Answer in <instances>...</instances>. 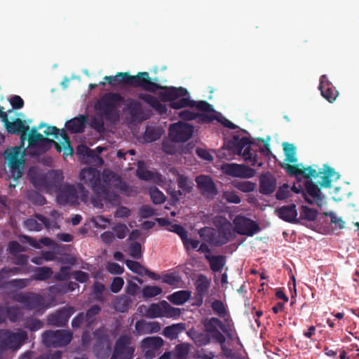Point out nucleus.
I'll return each mask as SVG.
<instances>
[{
  "instance_id": "dca6fc26",
  "label": "nucleus",
  "mask_w": 359,
  "mask_h": 359,
  "mask_svg": "<svg viewBox=\"0 0 359 359\" xmlns=\"http://www.w3.org/2000/svg\"><path fill=\"white\" fill-rule=\"evenodd\" d=\"M4 125L8 133L19 134L20 133V140L22 146L24 145L25 141L27 140V133L29 131V126L26 125L25 121L17 118L11 122L8 118L4 121Z\"/></svg>"
},
{
  "instance_id": "864d4df0",
  "label": "nucleus",
  "mask_w": 359,
  "mask_h": 359,
  "mask_svg": "<svg viewBox=\"0 0 359 359\" xmlns=\"http://www.w3.org/2000/svg\"><path fill=\"white\" fill-rule=\"evenodd\" d=\"M212 309L215 313L221 318H224L227 314L226 309L222 300H214L212 303Z\"/></svg>"
},
{
  "instance_id": "8fccbe9b",
  "label": "nucleus",
  "mask_w": 359,
  "mask_h": 359,
  "mask_svg": "<svg viewBox=\"0 0 359 359\" xmlns=\"http://www.w3.org/2000/svg\"><path fill=\"white\" fill-rule=\"evenodd\" d=\"M162 289L158 286L146 285L142 289V295L144 299H149L159 295Z\"/></svg>"
},
{
  "instance_id": "9d476101",
  "label": "nucleus",
  "mask_w": 359,
  "mask_h": 359,
  "mask_svg": "<svg viewBox=\"0 0 359 359\" xmlns=\"http://www.w3.org/2000/svg\"><path fill=\"white\" fill-rule=\"evenodd\" d=\"M72 339V333L65 330H47L42 334V341L47 347H62L68 345Z\"/></svg>"
},
{
  "instance_id": "2f4dec72",
  "label": "nucleus",
  "mask_w": 359,
  "mask_h": 359,
  "mask_svg": "<svg viewBox=\"0 0 359 359\" xmlns=\"http://www.w3.org/2000/svg\"><path fill=\"white\" fill-rule=\"evenodd\" d=\"M191 295V292L189 290H180L170 294L168 299L175 305H183L190 299Z\"/></svg>"
},
{
  "instance_id": "20e7f679",
  "label": "nucleus",
  "mask_w": 359,
  "mask_h": 359,
  "mask_svg": "<svg viewBox=\"0 0 359 359\" xmlns=\"http://www.w3.org/2000/svg\"><path fill=\"white\" fill-rule=\"evenodd\" d=\"M255 144L247 137H240L238 135H234L228 141L227 147L232 153L242 156L244 161L252 166L262 167L263 163L259 160L257 151L252 148Z\"/></svg>"
},
{
  "instance_id": "423d86ee",
  "label": "nucleus",
  "mask_w": 359,
  "mask_h": 359,
  "mask_svg": "<svg viewBox=\"0 0 359 359\" xmlns=\"http://www.w3.org/2000/svg\"><path fill=\"white\" fill-rule=\"evenodd\" d=\"M159 92L158 97L162 102H170V107L174 109H180L185 107L191 108L192 100L189 97H183L188 94L184 88L163 87Z\"/></svg>"
},
{
  "instance_id": "f03ea898",
  "label": "nucleus",
  "mask_w": 359,
  "mask_h": 359,
  "mask_svg": "<svg viewBox=\"0 0 359 359\" xmlns=\"http://www.w3.org/2000/svg\"><path fill=\"white\" fill-rule=\"evenodd\" d=\"M124 102V97L119 93H104L95 103V109L109 122L115 123L120 118V107Z\"/></svg>"
},
{
  "instance_id": "0e129e2a",
  "label": "nucleus",
  "mask_w": 359,
  "mask_h": 359,
  "mask_svg": "<svg viewBox=\"0 0 359 359\" xmlns=\"http://www.w3.org/2000/svg\"><path fill=\"white\" fill-rule=\"evenodd\" d=\"M222 198L230 203L238 204L241 201L240 196L234 191H224Z\"/></svg>"
},
{
  "instance_id": "9b49d317",
  "label": "nucleus",
  "mask_w": 359,
  "mask_h": 359,
  "mask_svg": "<svg viewBox=\"0 0 359 359\" xmlns=\"http://www.w3.org/2000/svg\"><path fill=\"white\" fill-rule=\"evenodd\" d=\"M132 338L128 334L121 335L116 341L110 359H133L135 348L131 346Z\"/></svg>"
},
{
  "instance_id": "79ce46f5",
  "label": "nucleus",
  "mask_w": 359,
  "mask_h": 359,
  "mask_svg": "<svg viewBox=\"0 0 359 359\" xmlns=\"http://www.w3.org/2000/svg\"><path fill=\"white\" fill-rule=\"evenodd\" d=\"M318 216V211L306 205H302L300 210V218L307 221H314Z\"/></svg>"
},
{
  "instance_id": "7c9ffc66",
  "label": "nucleus",
  "mask_w": 359,
  "mask_h": 359,
  "mask_svg": "<svg viewBox=\"0 0 359 359\" xmlns=\"http://www.w3.org/2000/svg\"><path fill=\"white\" fill-rule=\"evenodd\" d=\"M129 76L130 74L128 72H118L115 76H105L104 80L107 81L112 87L128 86Z\"/></svg>"
},
{
  "instance_id": "7ed1b4c3",
  "label": "nucleus",
  "mask_w": 359,
  "mask_h": 359,
  "mask_svg": "<svg viewBox=\"0 0 359 359\" xmlns=\"http://www.w3.org/2000/svg\"><path fill=\"white\" fill-rule=\"evenodd\" d=\"M282 167L285 169L290 176H294L297 179H299V176H302L304 178H316L318 175L323 174L320 184L323 188L331 187L332 177H334L335 180L339 178V175L335 172L334 169L326 164L324 165L323 171L320 169L317 171L311 166L300 168L299 164L290 165L287 163Z\"/></svg>"
},
{
  "instance_id": "a19ab883",
  "label": "nucleus",
  "mask_w": 359,
  "mask_h": 359,
  "mask_svg": "<svg viewBox=\"0 0 359 359\" xmlns=\"http://www.w3.org/2000/svg\"><path fill=\"white\" fill-rule=\"evenodd\" d=\"M78 151L83 155L86 156L88 158L93 159L95 161H97V165H102L104 163L103 159L98 154H96L95 151L93 149L86 147L81 146L78 147Z\"/></svg>"
},
{
  "instance_id": "473e14b6",
  "label": "nucleus",
  "mask_w": 359,
  "mask_h": 359,
  "mask_svg": "<svg viewBox=\"0 0 359 359\" xmlns=\"http://www.w3.org/2000/svg\"><path fill=\"white\" fill-rule=\"evenodd\" d=\"M210 264V269L214 272L219 271L225 264V257L223 255H205Z\"/></svg>"
},
{
  "instance_id": "f3484780",
  "label": "nucleus",
  "mask_w": 359,
  "mask_h": 359,
  "mask_svg": "<svg viewBox=\"0 0 359 359\" xmlns=\"http://www.w3.org/2000/svg\"><path fill=\"white\" fill-rule=\"evenodd\" d=\"M18 271L19 269L17 267H13V269H2L0 271V288L6 287L7 285L20 289L27 287L29 283V279H14L8 281V274L10 273H16Z\"/></svg>"
},
{
  "instance_id": "774afa93",
  "label": "nucleus",
  "mask_w": 359,
  "mask_h": 359,
  "mask_svg": "<svg viewBox=\"0 0 359 359\" xmlns=\"http://www.w3.org/2000/svg\"><path fill=\"white\" fill-rule=\"evenodd\" d=\"M290 192L289 190V186L287 184H284L281 186L276 194V197L278 200H284L290 197Z\"/></svg>"
},
{
  "instance_id": "09e8293b",
  "label": "nucleus",
  "mask_w": 359,
  "mask_h": 359,
  "mask_svg": "<svg viewBox=\"0 0 359 359\" xmlns=\"http://www.w3.org/2000/svg\"><path fill=\"white\" fill-rule=\"evenodd\" d=\"M149 194L152 202L154 204H162L166 200L165 196L157 187H154L151 188Z\"/></svg>"
},
{
  "instance_id": "f8f14e48",
  "label": "nucleus",
  "mask_w": 359,
  "mask_h": 359,
  "mask_svg": "<svg viewBox=\"0 0 359 359\" xmlns=\"http://www.w3.org/2000/svg\"><path fill=\"white\" fill-rule=\"evenodd\" d=\"M128 86L140 88L150 93H156L158 90H162L163 86L153 82L147 72H138L137 75L129 76Z\"/></svg>"
},
{
  "instance_id": "aec40b11",
  "label": "nucleus",
  "mask_w": 359,
  "mask_h": 359,
  "mask_svg": "<svg viewBox=\"0 0 359 359\" xmlns=\"http://www.w3.org/2000/svg\"><path fill=\"white\" fill-rule=\"evenodd\" d=\"M224 170L226 175L236 177L250 178L253 177L255 174L254 169L245 165L236 163L226 164Z\"/></svg>"
},
{
  "instance_id": "680f3d73",
  "label": "nucleus",
  "mask_w": 359,
  "mask_h": 359,
  "mask_svg": "<svg viewBox=\"0 0 359 359\" xmlns=\"http://www.w3.org/2000/svg\"><path fill=\"white\" fill-rule=\"evenodd\" d=\"M20 147H15L13 148L10 153L8 154V163H24V161L20 159Z\"/></svg>"
},
{
  "instance_id": "4be33fe9",
  "label": "nucleus",
  "mask_w": 359,
  "mask_h": 359,
  "mask_svg": "<svg viewBox=\"0 0 359 359\" xmlns=\"http://www.w3.org/2000/svg\"><path fill=\"white\" fill-rule=\"evenodd\" d=\"M196 182L201 194L212 197L217 194V189L210 177L199 175L196 177Z\"/></svg>"
},
{
  "instance_id": "72a5a7b5",
  "label": "nucleus",
  "mask_w": 359,
  "mask_h": 359,
  "mask_svg": "<svg viewBox=\"0 0 359 359\" xmlns=\"http://www.w3.org/2000/svg\"><path fill=\"white\" fill-rule=\"evenodd\" d=\"M133 300L130 297L126 295H122L116 299L114 302V309L116 311L124 313L128 311L130 305L132 304Z\"/></svg>"
},
{
  "instance_id": "6e6552de",
  "label": "nucleus",
  "mask_w": 359,
  "mask_h": 359,
  "mask_svg": "<svg viewBox=\"0 0 359 359\" xmlns=\"http://www.w3.org/2000/svg\"><path fill=\"white\" fill-rule=\"evenodd\" d=\"M79 193L81 194V200L86 202L88 197V191L84 186L79 183L77 186L65 184L58 191L57 195V202L61 205L67 204L76 205L78 203Z\"/></svg>"
},
{
  "instance_id": "052dcab7",
  "label": "nucleus",
  "mask_w": 359,
  "mask_h": 359,
  "mask_svg": "<svg viewBox=\"0 0 359 359\" xmlns=\"http://www.w3.org/2000/svg\"><path fill=\"white\" fill-rule=\"evenodd\" d=\"M28 198L35 205H43L46 203V198L36 191H29L28 193Z\"/></svg>"
},
{
  "instance_id": "e2e57ef3",
  "label": "nucleus",
  "mask_w": 359,
  "mask_h": 359,
  "mask_svg": "<svg viewBox=\"0 0 359 359\" xmlns=\"http://www.w3.org/2000/svg\"><path fill=\"white\" fill-rule=\"evenodd\" d=\"M162 309L158 304H151L147 311V315L151 318H155L163 316Z\"/></svg>"
},
{
  "instance_id": "c9c22d12",
  "label": "nucleus",
  "mask_w": 359,
  "mask_h": 359,
  "mask_svg": "<svg viewBox=\"0 0 359 359\" xmlns=\"http://www.w3.org/2000/svg\"><path fill=\"white\" fill-rule=\"evenodd\" d=\"M185 329L184 323L173 324L165 327L163 334L171 339L177 337L178 334Z\"/></svg>"
},
{
  "instance_id": "a211bd4d",
  "label": "nucleus",
  "mask_w": 359,
  "mask_h": 359,
  "mask_svg": "<svg viewBox=\"0 0 359 359\" xmlns=\"http://www.w3.org/2000/svg\"><path fill=\"white\" fill-rule=\"evenodd\" d=\"M122 109L123 113L128 114L133 121H141L143 118V111L141 103L133 98H124Z\"/></svg>"
},
{
  "instance_id": "de8ad7c7",
  "label": "nucleus",
  "mask_w": 359,
  "mask_h": 359,
  "mask_svg": "<svg viewBox=\"0 0 359 359\" xmlns=\"http://www.w3.org/2000/svg\"><path fill=\"white\" fill-rule=\"evenodd\" d=\"M125 264L130 271L140 276H144L147 269V268L143 266L140 262L137 261L127 259L126 260Z\"/></svg>"
},
{
  "instance_id": "a18cd8bd",
  "label": "nucleus",
  "mask_w": 359,
  "mask_h": 359,
  "mask_svg": "<svg viewBox=\"0 0 359 359\" xmlns=\"http://www.w3.org/2000/svg\"><path fill=\"white\" fill-rule=\"evenodd\" d=\"M161 305H162L164 309L163 311V316L175 318L180 315V309L171 306L166 301H162Z\"/></svg>"
},
{
  "instance_id": "bf43d9fd",
  "label": "nucleus",
  "mask_w": 359,
  "mask_h": 359,
  "mask_svg": "<svg viewBox=\"0 0 359 359\" xmlns=\"http://www.w3.org/2000/svg\"><path fill=\"white\" fill-rule=\"evenodd\" d=\"M128 250L130 255L134 259H139L142 256V245L137 241L130 243Z\"/></svg>"
},
{
  "instance_id": "c756f323",
  "label": "nucleus",
  "mask_w": 359,
  "mask_h": 359,
  "mask_svg": "<svg viewBox=\"0 0 359 359\" xmlns=\"http://www.w3.org/2000/svg\"><path fill=\"white\" fill-rule=\"evenodd\" d=\"M139 98L148 104L160 115H163L167 113L166 106L162 104L156 97L150 94L140 93L139 95Z\"/></svg>"
},
{
  "instance_id": "37998d69",
  "label": "nucleus",
  "mask_w": 359,
  "mask_h": 359,
  "mask_svg": "<svg viewBox=\"0 0 359 359\" xmlns=\"http://www.w3.org/2000/svg\"><path fill=\"white\" fill-rule=\"evenodd\" d=\"M233 187L244 193L252 192L256 188V184L250 181H234Z\"/></svg>"
},
{
  "instance_id": "6e6d98bb",
  "label": "nucleus",
  "mask_w": 359,
  "mask_h": 359,
  "mask_svg": "<svg viewBox=\"0 0 359 359\" xmlns=\"http://www.w3.org/2000/svg\"><path fill=\"white\" fill-rule=\"evenodd\" d=\"M62 138L64 140V142H62V149L64 150V154L68 155V154H72L73 153V148L71 146V142L69 137H68L67 134L66 133V131L65 129L60 130V135Z\"/></svg>"
},
{
  "instance_id": "39448f33",
  "label": "nucleus",
  "mask_w": 359,
  "mask_h": 359,
  "mask_svg": "<svg viewBox=\"0 0 359 359\" xmlns=\"http://www.w3.org/2000/svg\"><path fill=\"white\" fill-rule=\"evenodd\" d=\"M234 228L226 219L218 228V232L212 228L205 227L200 230V236L215 246H222L235 238Z\"/></svg>"
},
{
  "instance_id": "4c0bfd02",
  "label": "nucleus",
  "mask_w": 359,
  "mask_h": 359,
  "mask_svg": "<svg viewBox=\"0 0 359 359\" xmlns=\"http://www.w3.org/2000/svg\"><path fill=\"white\" fill-rule=\"evenodd\" d=\"M25 163H8L10 168L9 178H13L14 181H17L22 177L24 170Z\"/></svg>"
},
{
  "instance_id": "393cba45",
  "label": "nucleus",
  "mask_w": 359,
  "mask_h": 359,
  "mask_svg": "<svg viewBox=\"0 0 359 359\" xmlns=\"http://www.w3.org/2000/svg\"><path fill=\"white\" fill-rule=\"evenodd\" d=\"M277 187L276 178L269 172L263 173L259 177V192L264 195L273 193Z\"/></svg>"
},
{
  "instance_id": "1a4fd4ad",
  "label": "nucleus",
  "mask_w": 359,
  "mask_h": 359,
  "mask_svg": "<svg viewBox=\"0 0 359 359\" xmlns=\"http://www.w3.org/2000/svg\"><path fill=\"white\" fill-rule=\"evenodd\" d=\"M27 337L25 331L13 332L7 330H0V345L6 351L18 350L26 342Z\"/></svg>"
},
{
  "instance_id": "3c124183",
  "label": "nucleus",
  "mask_w": 359,
  "mask_h": 359,
  "mask_svg": "<svg viewBox=\"0 0 359 359\" xmlns=\"http://www.w3.org/2000/svg\"><path fill=\"white\" fill-rule=\"evenodd\" d=\"M101 311V308L98 305H93L90 308H89L86 313H84V316L86 318V322L88 324V326L91 325L95 320V317L97 316Z\"/></svg>"
},
{
  "instance_id": "ddd939ff",
  "label": "nucleus",
  "mask_w": 359,
  "mask_h": 359,
  "mask_svg": "<svg viewBox=\"0 0 359 359\" xmlns=\"http://www.w3.org/2000/svg\"><path fill=\"white\" fill-rule=\"evenodd\" d=\"M233 224L234 231L239 235L251 237L261 230L255 221L241 215L235 217Z\"/></svg>"
},
{
  "instance_id": "49530a36",
  "label": "nucleus",
  "mask_w": 359,
  "mask_h": 359,
  "mask_svg": "<svg viewBox=\"0 0 359 359\" xmlns=\"http://www.w3.org/2000/svg\"><path fill=\"white\" fill-rule=\"evenodd\" d=\"M25 327L32 332H35L43 327V323L34 317H29L25 320Z\"/></svg>"
},
{
  "instance_id": "ea45409f",
  "label": "nucleus",
  "mask_w": 359,
  "mask_h": 359,
  "mask_svg": "<svg viewBox=\"0 0 359 359\" xmlns=\"http://www.w3.org/2000/svg\"><path fill=\"white\" fill-rule=\"evenodd\" d=\"M254 142L256 143L257 144L252 145V147H259V149L256 150L257 153L259 151L260 154H263L266 157H275V156L273 154L271 150L269 144L267 142L264 141L263 138L259 137Z\"/></svg>"
},
{
  "instance_id": "13d9d810",
  "label": "nucleus",
  "mask_w": 359,
  "mask_h": 359,
  "mask_svg": "<svg viewBox=\"0 0 359 359\" xmlns=\"http://www.w3.org/2000/svg\"><path fill=\"white\" fill-rule=\"evenodd\" d=\"M5 311L8 319L13 323L18 322L22 316V312L17 306H9Z\"/></svg>"
},
{
  "instance_id": "603ef678",
  "label": "nucleus",
  "mask_w": 359,
  "mask_h": 359,
  "mask_svg": "<svg viewBox=\"0 0 359 359\" xmlns=\"http://www.w3.org/2000/svg\"><path fill=\"white\" fill-rule=\"evenodd\" d=\"M197 346H204L209 344L210 339L208 334L193 332L191 335Z\"/></svg>"
},
{
  "instance_id": "338daca9",
  "label": "nucleus",
  "mask_w": 359,
  "mask_h": 359,
  "mask_svg": "<svg viewBox=\"0 0 359 359\" xmlns=\"http://www.w3.org/2000/svg\"><path fill=\"white\" fill-rule=\"evenodd\" d=\"M70 270L69 266H63L60 268V270L58 273H56L54 276L55 280L58 281H65L69 278L70 273L69 271Z\"/></svg>"
},
{
  "instance_id": "e433bc0d",
  "label": "nucleus",
  "mask_w": 359,
  "mask_h": 359,
  "mask_svg": "<svg viewBox=\"0 0 359 359\" xmlns=\"http://www.w3.org/2000/svg\"><path fill=\"white\" fill-rule=\"evenodd\" d=\"M93 334L96 339V344L94 346V351L96 353H99L100 347H104L108 344V336L101 329H97Z\"/></svg>"
},
{
  "instance_id": "5701e85b",
  "label": "nucleus",
  "mask_w": 359,
  "mask_h": 359,
  "mask_svg": "<svg viewBox=\"0 0 359 359\" xmlns=\"http://www.w3.org/2000/svg\"><path fill=\"white\" fill-rule=\"evenodd\" d=\"M24 226L29 231H40L43 226L49 229L50 223L49 219L43 215L36 213L32 217L28 218L24 222Z\"/></svg>"
},
{
  "instance_id": "bb28decb",
  "label": "nucleus",
  "mask_w": 359,
  "mask_h": 359,
  "mask_svg": "<svg viewBox=\"0 0 359 359\" xmlns=\"http://www.w3.org/2000/svg\"><path fill=\"white\" fill-rule=\"evenodd\" d=\"M277 215L283 220L290 222L297 223L298 222L297 210L294 204L282 206L276 209Z\"/></svg>"
},
{
  "instance_id": "c03bdc74",
  "label": "nucleus",
  "mask_w": 359,
  "mask_h": 359,
  "mask_svg": "<svg viewBox=\"0 0 359 359\" xmlns=\"http://www.w3.org/2000/svg\"><path fill=\"white\" fill-rule=\"evenodd\" d=\"M283 151L286 157V161L290 163H296L297 159L295 156L296 147L292 144L284 142L283 144Z\"/></svg>"
},
{
  "instance_id": "58836bf2",
  "label": "nucleus",
  "mask_w": 359,
  "mask_h": 359,
  "mask_svg": "<svg viewBox=\"0 0 359 359\" xmlns=\"http://www.w3.org/2000/svg\"><path fill=\"white\" fill-rule=\"evenodd\" d=\"M53 271L51 268L46 266L36 267L34 270V279L36 280H48L53 275Z\"/></svg>"
},
{
  "instance_id": "b1692460",
  "label": "nucleus",
  "mask_w": 359,
  "mask_h": 359,
  "mask_svg": "<svg viewBox=\"0 0 359 359\" xmlns=\"http://www.w3.org/2000/svg\"><path fill=\"white\" fill-rule=\"evenodd\" d=\"M319 90L321 95L330 102H333L339 93L332 83L328 81L326 75H322L320 79Z\"/></svg>"
},
{
  "instance_id": "f704fd0d",
  "label": "nucleus",
  "mask_w": 359,
  "mask_h": 359,
  "mask_svg": "<svg viewBox=\"0 0 359 359\" xmlns=\"http://www.w3.org/2000/svg\"><path fill=\"white\" fill-rule=\"evenodd\" d=\"M163 344V340L160 337H148L142 341V347L157 350Z\"/></svg>"
},
{
  "instance_id": "69168bd1",
  "label": "nucleus",
  "mask_w": 359,
  "mask_h": 359,
  "mask_svg": "<svg viewBox=\"0 0 359 359\" xmlns=\"http://www.w3.org/2000/svg\"><path fill=\"white\" fill-rule=\"evenodd\" d=\"M177 184L180 189L186 193H189L191 191V187L189 184L187 177L183 175H179L177 177Z\"/></svg>"
},
{
  "instance_id": "c85d7f7f",
  "label": "nucleus",
  "mask_w": 359,
  "mask_h": 359,
  "mask_svg": "<svg viewBox=\"0 0 359 359\" xmlns=\"http://www.w3.org/2000/svg\"><path fill=\"white\" fill-rule=\"evenodd\" d=\"M87 123V118L84 115H79L65 123L66 128L71 133H81L84 131Z\"/></svg>"
},
{
  "instance_id": "cd10ccee",
  "label": "nucleus",
  "mask_w": 359,
  "mask_h": 359,
  "mask_svg": "<svg viewBox=\"0 0 359 359\" xmlns=\"http://www.w3.org/2000/svg\"><path fill=\"white\" fill-rule=\"evenodd\" d=\"M27 140L29 142V145L36 146L39 142L46 141L47 142L54 144L55 149L58 152L62 151V146L60 144L55 142L53 140H50L48 138H45L42 134L38 132L37 128L36 127H33L31 129L30 133L28 135L27 133Z\"/></svg>"
},
{
  "instance_id": "5fc2aeb1",
  "label": "nucleus",
  "mask_w": 359,
  "mask_h": 359,
  "mask_svg": "<svg viewBox=\"0 0 359 359\" xmlns=\"http://www.w3.org/2000/svg\"><path fill=\"white\" fill-rule=\"evenodd\" d=\"M193 104L191 105V108H196L198 111H201L204 113L213 112L214 108L212 104L208 103L207 101L201 100V101H192Z\"/></svg>"
},
{
  "instance_id": "f257e3e1",
  "label": "nucleus",
  "mask_w": 359,
  "mask_h": 359,
  "mask_svg": "<svg viewBox=\"0 0 359 359\" xmlns=\"http://www.w3.org/2000/svg\"><path fill=\"white\" fill-rule=\"evenodd\" d=\"M80 178L83 182L89 185L95 194L91 198V203L94 207L102 208L103 203H109L117 205L120 203V197L111 190V184L116 178V174L109 170L100 172L94 168H85L80 172Z\"/></svg>"
},
{
  "instance_id": "4468645a",
  "label": "nucleus",
  "mask_w": 359,
  "mask_h": 359,
  "mask_svg": "<svg viewBox=\"0 0 359 359\" xmlns=\"http://www.w3.org/2000/svg\"><path fill=\"white\" fill-rule=\"evenodd\" d=\"M169 135L175 142H184L189 140L194 133V127L188 123L179 121L169 127Z\"/></svg>"
},
{
  "instance_id": "a878e982",
  "label": "nucleus",
  "mask_w": 359,
  "mask_h": 359,
  "mask_svg": "<svg viewBox=\"0 0 359 359\" xmlns=\"http://www.w3.org/2000/svg\"><path fill=\"white\" fill-rule=\"evenodd\" d=\"M306 181L304 182L305 192L306 195H309L316 201L317 205L320 207L322 202L324 199V196L321 192L320 184H317L312 181V178H306Z\"/></svg>"
},
{
  "instance_id": "6ab92c4d",
  "label": "nucleus",
  "mask_w": 359,
  "mask_h": 359,
  "mask_svg": "<svg viewBox=\"0 0 359 359\" xmlns=\"http://www.w3.org/2000/svg\"><path fill=\"white\" fill-rule=\"evenodd\" d=\"M211 281L203 274H200L196 282V294L195 296L196 302L194 304V306H201L203 302V298L208 293L210 287Z\"/></svg>"
},
{
  "instance_id": "0eeeda50",
  "label": "nucleus",
  "mask_w": 359,
  "mask_h": 359,
  "mask_svg": "<svg viewBox=\"0 0 359 359\" xmlns=\"http://www.w3.org/2000/svg\"><path fill=\"white\" fill-rule=\"evenodd\" d=\"M15 299L21 303L27 310H35L36 311H44L50 306L55 301L53 296H49L46 300L45 297L34 292H26L17 294Z\"/></svg>"
},
{
  "instance_id": "2eb2a0df",
  "label": "nucleus",
  "mask_w": 359,
  "mask_h": 359,
  "mask_svg": "<svg viewBox=\"0 0 359 359\" xmlns=\"http://www.w3.org/2000/svg\"><path fill=\"white\" fill-rule=\"evenodd\" d=\"M74 312L72 306H64L48 316V325L56 327H64L68 323Z\"/></svg>"
},
{
  "instance_id": "4d7b16f0",
  "label": "nucleus",
  "mask_w": 359,
  "mask_h": 359,
  "mask_svg": "<svg viewBox=\"0 0 359 359\" xmlns=\"http://www.w3.org/2000/svg\"><path fill=\"white\" fill-rule=\"evenodd\" d=\"M170 231L176 233L181 238L183 245H186L188 241V231L180 224H172Z\"/></svg>"
},
{
  "instance_id": "412c9836",
  "label": "nucleus",
  "mask_w": 359,
  "mask_h": 359,
  "mask_svg": "<svg viewBox=\"0 0 359 359\" xmlns=\"http://www.w3.org/2000/svg\"><path fill=\"white\" fill-rule=\"evenodd\" d=\"M206 331L210 332L212 337L217 342L223 344L226 341L224 335L218 330L220 328L223 331L225 329L224 323L217 318L212 317L205 323Z\"/></svg>"
}]
</instances>
